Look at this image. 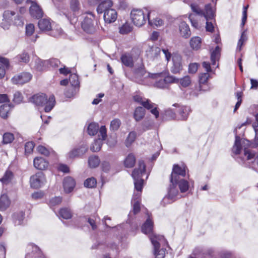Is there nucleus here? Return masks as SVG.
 I'll list each match as a JSON object with an SVG mask.
<instances>
[{
	"instance_id": "f257e3e1",
	"label": "nucleus",
	"mask_w": 258,
	"mask_h": 258,
	"mask_svg": "<svg viewBox=\"0 0 258 258\" xmlns=\"http://www.w3.org/2000/svg\"><path fill=\"white\" fill-rule=\"evenodd\" d=\"M153 222L150 217H148L142 226V231L146 234H149V236L154 246L155 258H164L166 248L163 247L160 248V246L165 245L166 241L163 236L153 233Z\"/></svg>"
},
{
	"instance_id": "f03ea898",
	"label": "nucleus",
	"mask_w": 258,
	"mask_h": 258,
	"mask_svg": "<svg viewBox=\"0 0 258 258\" xmlns=\"http://www.w3.org/2000/svg\"><path fill=\"white\" fill-rule=\"evenodd\" d=\"M155 73L151 74L147 72L145 69L143 64L141 66L135 71L136 81L140 84L149 85L151 80H155L154 86L158 88H164L166 87V82L164 78L158 77H154Z\"/></svg>"
},
{
	"instance_id": "7ed1b4c3",
	"label": "nucleus",
	"mask_w": 258,
	"mask_h": 258,
	"mask_svg": "<svg viewBox=\"0 0 258 258\" xmlns=\"http://www.w3.org/2000/svg\"><path fill=\"white\" fill-rule=\"evenodd\" d=\"M139 167L136 168L133 171L132 176L134 179L135 188L137 193L134 192L132 202L139 201L140 202L141 193L143 186L144 181L142 177L145 174V165L143 161H140L138 164Z\"/></svg>"
},
{
	"instance_id": "20e7f679",
	"label": "nucleus",
	"mask_w": 258,
	"mask_h": 258,
	"mask_svg": "<svg viewBox=\"0 0 258 258\" xmlns=\"http://www.w3.org/2000/svg\"><path fill=\"white\" fill-rule=\"evenodd\" d=\"M31 101L37 106H44L46 112L50 111L55 103L53 95H50L47 98L46 95L43 93L34 95L31 98Z\"/></svg>"
},
{
	"instance_id": "39448f33",
	"label": "nucleus",
	"mask_w": 258,
	"mask_h": 258,
	"mask_svg": "<svg viewBox=\"0 0 258 258\" xmlns=\"http://www.w3.org/2000/svg\"><path fill=\"white\" fill-rule=\"evenodd\" d=\"M150 12L147 9H136L132 11L131 18L133 23L138 27L143 26L146 22L149 21Z\"/></svg>"
},
{
	"instance_id": "423d86ee",
	"label": "nucleus",
	"mask_w": 258,
	"mask_h": 258,
	"mask_svg": "<svg viewBox=\"0 0 258 258\" xmlns=\"http://www.w3.org/2000/svg\"><path fill=\"white\" fill-rule=\"evenodd\" d=\"M166 196L163 198L162 203L164 205L171 203L181 197L177 186V182H171Z\"/></svg>"
},
{
	"instance_id": "0eeeda50",
	"label": "nucleus",
	"mask_w": 258,
	"mask_h": 258,
	"mask_svg": "<svg viewBox=\"0 0 258 258\" xmlns=\"http://www.w3.org/2000/svg\"><path fill=\"white\" fill-rule=\"evenodd\" d=\"M81 26L83 30L87 33L92 34L96 31V25L95 24V16L92 13H87L83 16Z\"/></svg>"
},
{
	"instance_id": "6e6552de",
	"label": "nucleus",
	"mask_w": 258,
	"mask_h": 258,
	"mask_svg": "<svg viewBox=\"0 0 258 258\" xmlns=\"http://www.w3.org/2000/svg\"><path fill=\"white\" fill-rule=\"evenodd\" d=\"M186 167L184 165L179 166L174 165L171 174L170 181L177 182L179 179L183 178L186 175Z\"/></svg>"
},
{
	"instance_id": "1a4fd4ad",
	"label": "nucleus",
	"mask_w": 258,
	"mask_h": 258,
	"mask_svg": "<svg viewBox=\"0 0 258 258\" xmlns=\"http://www.w3.org/2000/svg\"><path fill=\"white\" fill-rule=\"evenodd\" d=\"M31 186L34 188H38L43 186L46 182L44 174L39 172L31 176L30 179Z\"/></svg>"
},
{
	"instance_id": "9d476101",
	"label": "nucleus",
	"mask_w": 258,
	"mask_h": 258,
	"mask_svg": "<svg viewBox=\"0 0 258 258\" xmlns=\"http://www.w3.org/2000/svg\"><path fill=\"white\" fill-rule=\"evenodd\" d=\"M88 150V147L85 144L71 150L67 155V158L70 159L79 157L85 154Z\"/></svg>"
},
{
	"instance_id": "9b49d317",
	"label": "nucleus",
	"mask_w": 258,
	"mask_h": 258,
	"mask_svg": "<svg viewBox=\"0 0 258 258\" xmlns=\"http://www.w3.org/2000/svg\"><path fill=\"white\" fill-rule=\"evenodd\" d=\"M32 78L31 74L28 72H23L15 76L12 79V82L14 84L22 85L29 82Z\"/></svg>"
},
{
	"instance_id": "f8f14e48",
	"label": "nucleus",
	"mask_w": 258,
	"mask_h": 258,
	"mask_svg": "<svg viewBox=\"0 0 258 258\" xmlns=\"http://www.w3.org/2000/svg\"><path fill=\"white\" fill-rule=\"evenodd\" d=\"M173 106L176 108L175 111L178 113L179 119L181 120L187 119L191 111L190 108L189 106L181 105L177 103L173 104Z\"/></svg>"
},
{
	"instance_id": "ddd939ff",
	"label": "nucleus",
	"mask_w": 258,
	"mask_h": 258,
	"mask_svg": "<svg viewBox=\"0 0 258 258\" xmlns=\"http://www.w3.org/2000/svg\"><path fill=\"white\" fill-rule=\"evenodd\" d=\"M202 16L204 17L206 21H214L216 16V9L210 4L205 5V8L203 10Z\"/></svg>"
},
{
	"instance_id": "4468645a",
	"label": "nucleus",
	"mask_w": 258,
	"mask_h": 258,
	"mask_svg": "<svg viewBox=\"0 0 258 258\" xmlns=\"http://www.w3.org/2000/svg\"><path fill=\"white\" fill-rule=\"evenodd\" d=\"M173 66L171 71L174 74L179 73L182 69L181 56L178 54H173L172 55Z\"/></svg>"
},
{
	"instance_id": "2eb2a0df",
	"label": "nucleus",
	"mask_w": 258,
	"mask_h": 258,
	"mask_svg": "<svg viewBox=\"0 0 258 258\" xmlns=\"http://www.w3.org/2000/svg\"><path fill=\"white\" fill-rule=\"evenodd\" d=\"M27 2L28 3L30 2L31 4L30 8V13L32 17L39 19L43 16L42 10L36 2L29 0H27Z\"/></svg>"
},
{
	"instance_id": "dca6fc26",
	"label": "nucleus",
	"mask_w": 258,
	"mask_h": 258,
	"mask_svg": "<svg viewBox=\"0 0 258 258\" xmlns=\"http://www.w3.org/2000/svg\"><path fill=\"white\" fill-rule=\"evenodd\" d=\"M34 33V25L31 23L26 24L25 27V36L32 42H35L39 37L37 34L33 35Z\"/></svg>"
},
{
	"instance_id": "f3484780",
	"label": "nucleus",
	"mask_w": 258,
	"mask_h": 258,
	"mask_svg": "<svg viewBox=\"0 0 258 258\" xmlns=\"http://www.w3.org/2000/svg\"><path fill=\"white\" fill-rule=\"evenodd\" d=\"M27 253L25 258L36 257L40 253L39 248L33 243H29L27 246Z\"/></svg>"
},
{
	"instance_id": "a211bd4d",
	"label": "nucleus",
	"mask_w": 258,
	"mask_h": 258,
	"mask_svg": "<svg viewBox=\"0 0 258 258\" xmlns=\"http://www.w3.org/2000/svg\"><path fill=\"white\" fill-rule=\"evenodd\" d=\"M76 185L75 180L71 177L68 176L64 178L63 181V186L64 191L66 193L72 192Z\"/></svg>"
},
{
	"instance_id": "6ab92c4d",
	"label": "nucleus",
	"mask_w": 258,
	"mask_h": 258,
	"mask_svg": "<svg viewBox=\"0 0 258 258\" xmlns=\"http://www.w3.org/2000/svg\"><path fill=\"white\" fill-rule=\"evenodd\" d=\"M153 76L154 77H161L164 78L166 82V85L169 83H178L179 81V79L176 78L173 76L169 75L168 72L166 71H163L160 73H155L153 75Z\"/></svg>"
},
{
	"instance_id": "aec40b11",
	"label": "nucleus",
	"mask_w": 258,
	"mask_h": 258,
	"mask_svg": "<svg viewBox=\"0 0 258 258\" xmlns=\"http://www.w3.org/2000/svg\"><path fill=\"white\" fill-rule=\"evenodd\" d=\"M134 100L142 105L145 108L149 109L153 107V103L148 99L143 98L140 94H136L133 96Z\"/></svg>"
},
{
	"instance_id": "412c9836",
	"label": "nucleus",
	"mask_w": 258,
	"mask_h": 258,
	"mask_svg": "<svg viewBox=\"0 0 258 258\" xmlns=\"http://www.w3.org/2000/svg\"><path fill=\"white\" fill-rule=\"evenodd\" d=\"M117 17V12L113 9L106 11L103 16L105 22L108 24L115 22Z\"/></svg>"
},
{
	"instance_id": "4be33fe9",
	"label": "nucleus",
	"mask_w": 258,
	"mask_h": 258,
	"mask_svg": "<svg viewBox=\"0 0 258 258\" xmlns=\"http://www.w3.org/2000/svg\"><path fill=\"white\" fill-rule=\"evenodd\" d=\"M33 165L38 170H44L48 167V162L42 157H37L33 160Z\"/></svg>"
},
{
	"instance_id": "5701e85b",
	"label": "nucleus",
	"mask_w": 258,
	"mask_h": 258,
	"mask_svg": "<svg viewBox=\"0 0 258 258\" xmlns=\"http://www.w3.org/2000/svg\"><path fill=\"white\" fill-rule=\"evenodd\" d=\"M160 51V48L157 46L149 47L146 50V55L149 59L154 60L159 56Z\"/></svg>"
},
{
	"instance_id": "b1692460",
	"label": "nucleus",
	"mask_w": 258,
	"mask_h": 258,
	"mask_svg": "<svg viewBox=\"0 0 258 258\" xmlns=\"http://www.w3.org/2000/svg\"><path fill=\"white\" fill-rule=\"evenodd\" d=\"M113 3L111 0H105L101 2L97 8V11L98 13H105V12L110 9H113L111 8L112 7Z\"/></svg>"
},
{
	"instance_id": "393cba45",
	"label": "nucleus",
	"mask_w": 258,
	"mask_h": 258,
	"mask_svg": "<svg viewBox=\"0 0 258 258\" xmlns=\"http://www.w3.org/2000/svg\"><path fill=\"white\" fill-rule=\"evenodd\" d=\"M39 28L42 31L47 32L51 28V23L48 19H42L39 21L38 24Z\"/></svg>"
},
{
	"instance_id": "a878e982",
	"label": "nucleus",
	"mask_w": 258,
	"mask_h": 258,
	"mask_svg": "<svg viewBox=\"0 0 258 258\" xmlns=\"http://www.w3.org/2000/svg\"><path fill=\"white\" fill-rule=\"evenodd\" d=\"M179 30L180 35L185 38H188L190 36V31L188 25L184 22H182L179 26Z\"/></svg>"
},
{
	"instance_id": "bb28decb",
	"label": "nucleus",
	"mask_w": 258,
	"mask_h": 258,
	"mask_svg": "<svg viewBox=\"0 0 258 258\" xmlns=\"http://www.w3.org/2000/svg\"><path fill=\"white\" fill-rule=\"evenodd\" d=\"M47 60H42L39 58H36L34 60V68L38 71H42L48 67Z\"/></svg>"
},
{
	"instance_id": "cd10ccee",
	"label": "nucleus",
	"mask_w": 258,
	"mask_h": 258,
	"mask_svg": "<svg viewBox=\"0 0 258 258\" xmlns=\"http://www.w3.org/2000/svg\"><path fill=\"white\" fill-rule=\"evenodd\" d=\"M9 67V60L0 56V79L3 78L6 74V69Z\"/></svg>"
},
{
	"instance_id": "c85d7f7f",
	"label": "nucleus",
	"mask_w": 258,
	"mask_h": 258,
	"mask_svg": "<svg viewBox=\"0 0 258 258\" xmlns=\"http://www.w3.org/2000/svg\"><path fill=\"white\" fill-rule=\"evenodd\" d=\"M190 47L194 50H199L202 45V39L198 36L192 37L189 41Z\"/></svg>"
},
{
	"instance_id": "c756f323",
	"label": "nucleus",
	"mask_w": 258,
	"mask_h": 258,
	"mask_svg": "<svg viewBox=\"0 0 258 258\" xmlns=\"http://www.w3.org/2000/svg\"><path fill=\"white\" fill-rule=\"evenodd\" d=\"M121 62L126 67L132 68L134 66L132 56L129 53L122 54L120 58Z\"/></svg>"
},
{
	"instance_id": "7c9ffc66",
	"label": "nucleus",
	"mask_w": 258,
	"mask_h": 258,
	"mask_svg": "<svg viewBox=\"0 0 258 258\" xmlns=\"http://www.w3.org/2000/svg\"><path fill=\"white\" fill-rule=\"evenodd\" d=\"M10 205V201L7 195L3 194L0 197V210H6Z\"/></svg>"
},
{
	"instance_id": "2f4dec72",
	"label": "nucleus",
	"mask_w": 258,
	"mask_h": 258,
	"mask_svg": "<svg viewBox=\"0 0 258 258\" xmlns=\"http://www.w3.org/2000/svg\"><path fill=\"white\" fill-rule=\"evenodd\" d=\"M177 186L180 192L183 193L187 191L189 188L188 182L183 178L179 179L177 181Z\"/></svg>"
},
{
	"instance_id": "473e14b6",
	"label": "nucleus",
	"mask_w": 258,
	"mask_h": 258,
	"mask_svg": "<svg viewBox=\"0 0 258 258\" xmlns=\"http://www.w3.org/2000/svg\"><path fill=\"white\" fill-rule=\"evenodd\" d=\"M145 115V109L142 107H138L135 110L134 113V117L136 121H139L144 118Z\"/></svg>"
},
{
	"instance_id": "72a5a7b5",
	"label": "nucleus",
	"mask_w": 258,
	"mask_h": 258,
	"mask_svg": "<svg viewBox=\"0 0 258 258\" xmlns=\"http://www.w3.org/2000/svg\"><path fill=\"white\" fill-rule=\"evenodd\" d=\"M136 158L135 155L132 153H130L124 159V165L126 168H132L134 166Z\"/></svg>"
},
{
	"instance_id": "f704fd0d",
	"label": "nucleus",
	"mask_w": 258,
	"mask_h": 258,
	"mask_svg": "<svg viewBox=\"0 0 258 258\" xmlns=\"http://www.w3.org/2000/svg\"><path fill=\"white\" fill-rule=\"evenodd\" d=\"M220 55V48L217 46L215 49L211 52V60L213 66L216 64V61H218Z\"/></svg>"
},
{
	"instance_id": "c9c22d12",
	"label": "nucleus",
	"mask_w": 258,
	"mask_h": 258,
	"mask_svg": "<svg viewBox=\"0 0 258 258\" xmlns=\"http://www.w3.org/2000/svg\"><path fill=\"white\" fill-rule=\"evenodd\" d=\"M49 35L54 37H58L63 35L62 30L59 26H56L53 28H51L49 31H48Z\"/></svg>"
},
{
	"instance_id": "e433bc0d",
	"label": "nucleus",
	"mask_w": 258,
	"mask_h": 258,
	"mask_svg": "<svg viewBox=\"0 0 258 258\" xmlns=\"http://www.w3.org/2000/svg\"><path fill=\"white\" fill-rule=\"evenodd\" d=\"M88 162L90 168H94L99 165L100 160L98 156L93 155L89 157Z\"/></svg>"
},
{
	"instance_id": "4c0bfd02",
	"label": "nucleus",
	"mask_w": 258,
	"mask_h": 258,
	"mask_svg": "<svg viewBox=\"0 0 258 258\" xmlns=\"http://www.w3.org/2000/svg\"><path fill=\"white\" fill-rule=\"evenodd\" d=\"M12 106L10 104H4L0 106V115L5 118L7 117Z\"/></svg>"
},
{
	"instance_id": "58836bf2",
	"label": "nucleus",
	"mask_w": 258,
	"mask_h": 258,
	"mask_svg": "<svg viewBox=\"0 0 258 258\" xmlns=\"http://www.w3.org/2000/svg\"><path fill=\"white\" fill-rule=\"evenodd\" d=\"M137 138V133L134 132H131L125 140L124 144L126 147H129L134 142Z\"/></svg>"
},
{
	"instance_id": "ea45409f",
	"label": "nucleus",
	"mask_w": 258,
	"mask_h": 258,
	"mask_svg": "<svg viewBox=\"0 0 258 258\" xmlns=\"http://www.w3.org/2000/svg\"><path fill=\"white\" fill-rule=\"evenodd\" d=\"M15 59L18 62L27 63L29 61V55L27 52H23L17 55Z\"/></svg>"
},
{
	"instance_id": "a19ab883",
	"label": "nucleus",
	"mask_w": 258,
	"mask_h": 258,
	"mask_svg": "<svg viewBox=\"0 0 258 258\" xmlns=\"http://www.w3.org/2000/svg\"><path fill=\"white\" fill-rule=\"evenodd\" d=\"M99 127L98 123L92 122L88 127V133L90 136H94L98 132Z\"/></svg>"
},
{
	"instance_id": "79ce46f5",
	"label": "nucleus",
	"mask_w": 258,
	"mask_h": 258,
	"mask_svg": "<svg viewBox=\"0 0 258 258\" xmlns=\"http://www.w3.org/2000/svg\"><path fill=\"white\" fill-rule=\"evenodd\" d=\"M13 177V173L10 171H7L3 177L0 179V181L2 182L3 184H8L9 183Z\"/></svg>"
},
{
	"instance_id": "37998d69",
	"label": "nucleus",
	"mask_w": 258,
	"mask_h": 258,
	"mask_svg": "<svg viewBox=\"0 0 258 258\" xmlns=\"http://www.w3.org/2000/svg\"><path fill=\"white\" fill-rule=\"evenodd\" d=\"M70 7L73 12H78L81 9V4L79 0H70Z\"/></svg>"
},
{
	"instance_id": "c03bdc74",
	"label": "nucleus",
	"mask_w": 258,
	"mask_h": 258,
	"mask_svg": "<svg viewBox=\"0 0 258 258\" xmlns=\"http://www.w3.org/2000/svg\"><path fill=\"white\" fill-rule=\"evenodd\" d=\"M191 83V78L189 76H185L179 79L178 83L182 87H187Z\"/></svg>"
},
{
	"instance_id": "a18cd8bd",
	"label": "nucleus",
	"mask_w": 258,
	"mask_h": 258,
	"mask_svg": "<svg viewBox=\"0 0 258 258\" xmlns=\"http://www.w3.org/2000/svg\"><path fill=\"white\" fill-rule=\"evenodd\" d=\"M102 145V141L99 138L98 139L95 140L92 143L90 147V149L92 152H98L101 148Z\"/></svg>"
},
{
	"instance_id": "49530a36",
	"label": "nucleus",
	"mask_w": 258,
	"mask_h": 258,
	"mask_svg": "<svg viewBox=\"0 0 258 258\" xmlns=\"http://www.w3.org/2000/svg\"><path fill=\"white\" fill-rule=\"evenodd\" d=\"M14 140V136L12 133H6L3 135V143L8 144L12 143Z\"/></svg>"
},
{
	"instance_id": "de8ad7c7",
	"label": "nucleus",
	"mask_w": 258,
	"mask_h": 258,
	"mask_svg": "<svg viewBox=\"0 0 258 258\" xmlns=\"http://www.w3.org/2000/svg\"><path fill=\"white\" fill-rule=\"evenodd\" d=\"M255 122L252 124V127L255 132L254 143L258 146V113L255 115Z\"/></svg>"
},
{
	"instance_id": "09e8293b",
	"label": "nucleus",
	"mask_w": 258,
	"mask_h": 258,
	"mask_svg": "<svg viewBox=\"0 0 258 258\" xmlns=\"http://www.w3.org/2000/svg\"><path fill=\"white\" fill-rule=\"evenodd\" d=\"M15 15L14 11L7 10L5 11L3 14V19L8 22H12L13 17Z\"/></svg>"
},
{
	"instance_id": "8fccbe9b",
	"label": "nucleus",
	"mask_w": 258,
	"mask_h": 258,
	"mask_svg": "<svg viewBox=\"0 0 258 258\" xmlns=\"http://www.w3.org/2000/svg\"><path fill=\"white\" fill-rule=\"evenodd\" d=\"M97 181L94 177L87 179L84 183V186L88 188H93L96 186Z\"/></svg>"
},
{
	"instance_id": "3c124183",
	"label": "nucleus",
	"mask_w": 258,
	"mask_h": 258,
	"mask_svg": "<svg viewBox=\"0 0 258 258\" xmlns=\"http://www.w3.org/2000/svg\"><path fill=\"white\" fill-rule=\"evenodd\" d=\"M59 215L65 219H68L72 217V213L71 211L67 208L61 209L59 211Z\"/></svg>"
},
{
	"instance_id": "603ef678",
	"label": "nucleus",
	"mask_w": 258,
	"mask_h": 258,
	"mask_svg": "<svg viewBox=\"0 0 258 258\" xmlns=\"http://www.w3.org/2000/svg\"><path fill=\"white\" fill-rule=\"evenodd\" d=\"M210 77V75L208 73H202L199 76V82L200 84V90H202V86L201 84H204L205 83H207L208 80L209 79Z\"/></svg>"
},
{
	"instance_id": "864d4df0",
	"label": "nucleus",
	"mask_w": 258,
	"mask_h": 258,
	"mask_svg": "<svg viewBox=\"0 0 258 258\" xmlns=\"http://www.w3.org/2000/svg\"><path fill=\"white\" fill-rule=\"evenodd\" d=\"M13 24L18 27H22L24 24V18L22 16L17 15L14 17Z\"/></svg>"
},
{
	"instance_id": "5fc2aeb1",
	"label": "nucleus",
	"mask_w": 258,
	"mask_h": 258,
	"mask_svg": "<svg viewBox=\"0 0 258 258\" xmlns=\"http://www.w3.org/2000/svg\"><path fill=\"white\" fill-rule=\"evenodd\" d=\"M69 81L72 86L74 87L79 86V82L78 76L76 74H72L70 75Z\"/></svg>"
},
{
	"instance_id": "6e6d98bb",
	"label": "nucleus",
	"mask_w": 258,
	"mask_h": 258,
	"mask_svg": "<svg viewBox=\"0 0 258 258\" xmlns=\"http://www.w3.org/2000/svg\"><path fill=\"white\" fill-rule=\"evenodd\" d=\"M149 24L151 26L154 27H160L163 26L164 24L163 21L159 18H156V19L151 20L149 19Z\"/></svg>"
},
{
	"instance_id": "4d7b16f0",
	"label": "nucleus",
	"mask_w": 258,
	"mask_h": 258,
	"mask_svg": "<svg viewBox=\"0 0 258 258\" xmlns=\"http://www.w3.org/2000/svg\"><path fill=\"white\" fill-rule=\"evenodd\" d=\"M132 27L128 23H125L119 28V32L122 34H126L130 32Z\"/></svg>"
},
{
	"instance_id": "13d9d810",
	"label": "nucleus",
	"mask_w": 258,
	"mask_h": 258,
	"mask_svg": "<svg viewBox=\"0 0 258 258\" xmlns=\"http://www.w3.org/2000/svg\"><path fill=\"white\" fill-rule=\"evenodd\" d=\"M175 110L172 108H168L165 110L164 115L167 119H173L176 116Z\"/></svg>"
},
{
	"instance_id": "bf43d9fd",
	"label": "nucleus",
	"mask_w": 258,
	"mask_h": 258,
	"mask_svg": "<svg viewBox=\"0 0 258 258\" xmlns=\"http://www.w3.org/2000/svg\"><path fill=\"white\" fill-rule=\"evenodd\" d=\"M190 8L192 11L196 13L197 15L201 16L203 12V10L201 9L199 6L196 4H191L190 5Z\"/></svg>"
},
{
	"instance_id": "052dcab7",
	"label": "nucleus",
	"mask_w": 258,
	"mask_h": 258,
	"mask_svg": "<svg viewBox=\"0 0 258 258\" xmlns=\"http://www.w3.org/2000/svg\"><path fill=\"white\" fill-rule=\"evenodd\" d=\"M121 124L120 120L118 119H114L110 122V129L112 131H117Z\"/></svg>"
},
{
	"instance_id": "680f3d73",
	"label": "nucleus",
	"mask_w": 258,
	"mask_h": 258,
	"mask_svg": "<svg viewBox=\"0 0 258 258\" xmlns=\"http://www.w3.org/2000/svg\"><path fill=\"white\" fill-rule=\"evenodd\" d=\"M199 67V64L196 62L190 63L188 66V73L190 74L196 73Z\"/></svg>"
},
{
	"instance_id": "e2e57ef3",
	"label": "nucleus",
	"mask_w": 258,
	"mask_h": 258,
	"mask_svg": "<svg viewBox=\"0 0 258 258\" xmlns=\"http://www.w3.org/2000/svg\"><path fill=\"white\" fill-rule=\"evenodd\" d=\"M37 150L40 154L45 156H48L50 153L49 149L42 145L38 146L37 148Z\"/></svg>"
},
{
	"instance_id": "0e129e2a",
	"label": "nucleus",
	"mask_w": 258,
	"mask_h": 258,
	"mask_svg": "<svg viewBox=\"0 0 258 258\" xmlns=\"http://www.w3.org/2000/svg\"><path fill=\"white\" fill-rule=\"evenodd\" d=\"M34 148V144L32 142H28L25 144V150L26 154H30Z\"/></svg>"
},
{
	"instance_id": "69168bd1",
	"label": "nucleus",
	"mask_w": 258,
	"mask_h": 258,
	"mask_svg": "<svg viewBox=\"0 0 258 258\" xmlns=\"http://www.w3.org/2000/svg\"><path fill=\"white\" fill-rule=\"evenodd\" d=\"M61 201V198L60 197L53 198L49 201V205L50 207L55 206L60 204Z\"/></svg>"
},
{
	"instance_id": "338daca9",
	"label": "nucleus",
	"mask_w": 258,
	"mask_h": 258,
	"mask_svg": "<svg viewBox=\"0 0 258 258\" xmlns=\"http://www.w3.org/2000/svg\"><path fill=\"white\" fill-rule=\"evenodd\" d=\"M23 97L22 94L19 92H16L14 94L13 101L16 104H19L22 102Z\"/></svg>"
},
{
	"instance_id": "774afa93",
	"label": "nucleus",
	"mask_w": 258,
	"mask_h": 258,
	"mask_svg": "<svg viewBox=\"0 0 258 258\" xmlns=\"http://www.w3.org/2000/svg\"><path fill=\"white\" fill-rule=\"evenodd\" d=\"M99 136L101 137V141L105 140L106 138V128L105 126H101L100 128H99Z\"/></svg>"
}]
</instances>
